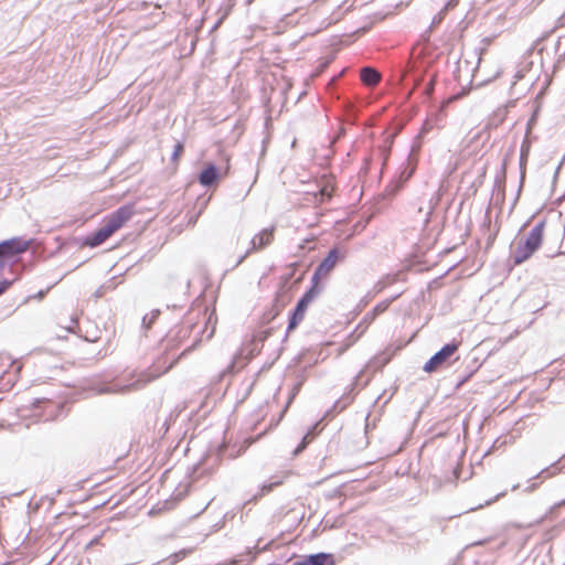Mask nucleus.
Masks as SVG:
<instances>
[{"mask_svg":"<svg viewBox=\"0 0 565 565\" xmlns=\"http://www.w3.org/2000/svg\"><path fill=\"white\" fill-rule=\"evenodd\" d=\"M135 214L131 205H124L106 216L102 226L93 234L85 237L83 245L94 248L105 243L119 231Z\"/></svg>","mask_w":565,"mask_h":565,"instance_id":"1","label":"nucleus"},{"mask_svg":"<svg viewBox=\"0 0 565 565\" xmlns=\"http://www.w3.org/2000/svg\"><path fill=\"white\" fill-rule=\"evenodd\" d=\"M543 231L544 224H536L524 239H519L513 254L515 264L525 262L539 249L543 241Z\"/></svg>","mask_w":565,"mask_h":565,"instance_id":"2","label":"nucleus"},{"mask_svg":"<svg viewBox=\"0 0 565 565\" xmlns=\"http://www.w3.org/2000/svg\"><path fill=\"white\" fill-rule=\"evenodd\" d=\"M23 363L10 353H0V392L9 391L18 381Z\"/></svg>","mask_w":565,"mask_h":565,"instance_id":"3","label":"nucleus"},{"mask_svg":"<svg viewBox=\"0 0 565 565\" xmlns=\"http://www.w3.org/2000/svg\"><path fill=\"white\" fill-rule=\"evenodd\" d=\"M460 342H451L444 345L437 353H435L424 365V371L433 373L440 369L447 360L454 355L459 349Z\"/></svg>","mask_w":565,"mask_h":565,"instance_id":"4","label":"nucleus"},{"mask_svg":"<svg viewBox=\"0 0 565 565\" xmlns=\"http://www.w3.org/2000/svg\"><path fill=\"white\" fill-rule=\"evenodd\" d=\"M318 290L313 286L311 287L298 301L292 316L290 317L289 324H288V331H291L297 328V326L305 319L306 311L309 307V305L313 301V299L317 297Z\"/></svg>","mask_w":565,"mask_h":565,"instance_id":"5","label":"nucleus"},{"mask_svg":"<svg viewBox=\"0 0 565 565\" xmlns=\"http://www.w3.org/2000/svg\"><path fill=\"white\" fill-rule=\"evenodd\" d=\"M159 376H160L159 373H151L150 371H145V372H141L134 382H131L127 385L116 384V385H114L113 388L105 390L104 392L105 393H127V392H131V391H137V390L145 387L147 384L154 381Z\"/></svg>","mask_w":565,"mask_h":565,"instance_id":"6","label":"nucleus"},{"mask_svg":"<svg viewBox=\"0 0 565 565\" xmlns=\"http://www.w3.org/2000/svg\"><path fill=\"white\" fill-rule=\"evenodd\" d=\"M335 189V182L334 178L331 175H324L321 178L319 183V190L313 192H308V195H311L313 199V202L319 205L324 203L326 201H329L334 192Z\"/></svg>","mask_w":565,"mask_h":565,"instance_id":"7","label":"nucleus"},{"mask_svg":"<svg viewBox=\"0 0 565 565\" xmlns=\"http://www.w3.org/2000/svg\"><path fill=\"white\" fill-rule=\"evenodd\" d=\"M340 258L341 255L339 249H331L327 257L320 263V265L316 269L313 280H319L321 278L327 277L330 274V271L335 267Z\"/></svg>","mask_w":565,"mask_h":565,"instance_id":"8","label":"nucleus"},{"mask_svg":"<svg viewBox=\"0 0 565 565\" xmlns=\"http://www.w3.org/2000/svg\"><path fill=\"white\" fill-rule=\"evenodd\" d=\"M29 247V243L20 238H12L0 243V258L12 257L17 254L25 252Z\"/></svg>","mask_w":565,"mask_h":565,"instance_id":"9","label":"nucleus"},{"mask_svg":"<svg viewBox=\"0 0 565 565\" xmlns=\"http://www.w3.org/2000/svg\"><path fill=\"white\" fill-rule=\"evenodd\" d=\"M275 238V227L264 228L252 238V252H258L269 246Z\"/></svg>","mask_w":565,"mask_h":565,"instance_id":"10","label":"nucleus"},{"mask_svg":"<svg viewBox=\"0 0 565 565\" xmlns=\"http://www.w3.org/2000/svg\"><path fill=\"white\" fill-rule=\"evenodd\" d=\"M33 406L35 408H41V412L36 413L35 415L44 418L45 420L53 419L56 416L57 404L52 399H36L33 403Z\"/></svg>","mask_w":565,"mask_h":565,"instance_id":"11","label":"nucleus"},{"mask_svg":"<svg viewBox=\"0 0 565 565\" xmlns=\"http://www.w3.org/2000/svg\"><path fill=\"white\" fill-rule=\"evenodd\" d=\"M294 565H334V562L332 555L319 553L296 562Z\"/></svg>","mask_w":565,"mask_h":565,"instance_id":"12","label":"nucleus"},{"mask_svg":"<svg viewBox=\"0 0 565 565\" xmlns=\"http://www.w3.org/2000/svg\"><path fill=\"white\" fill-rule=\"evenodd\" d=\"M360 78L366 86L374 87L380 83L381 74L372 67H363L360 71Z\"/></svg>","mask_w":565,"mask_h":565,"instance_id":"13","label":"nucleus"},{"mask_svg":"<svg viewBox=\"0 0 565 565\" xmlns=\"http://www.w3.org/2000/svg\"><path fill=\"white\" fill-rule=\"evenodd\" d=\"M217 179L218 173L213 164H207L199 174V182L204 186L213 184Z\"/></svg>","mask_w":565,"mask_h":565,"instance_id":"14","label":"nucleus"},{"mask_svg":"<svg viewBox=\"0 0 565 565\" xmlns=\"http://www.w3.org/2000/svg\"><path fill=\"white\" fill-rule=\"evenodd\" d=\"M183 151H184V146L182 142H177L174 148H173V152L171 154V161L172 163L177 167L179 164V161L183 154Z\"/></svg>","mask_w":565,"mask_h":565,"instance_id":"15","label":"nucleus"},{"mask_svg":"<svg viewBox=\"0 0 565 565\" xmlns=\"http://www.w3.org/2000/svg\"><path fill=\"white\" fill-rule=\"evenodd\" d=\"M390 303H391L390 300L382 301V302L377 303L373 308L372 312L370 313L371 315V321L374 320L376 316L382 315L383 312H385L387 310V308L390 307Z\"/></svg>","mask_w":565,"mask_h":565,"instance_id":"16","label":"nucleus"},{"mask_svg":"<svg viewBox=\"0 0 565 565\" xmlns=\"http://www.w3.org/2000/svg\"><path fill=\"white\" fill-rule=\"evenodd\" d=\"M291 475L290 471H285L280 477H274L270 483L275 486V488H278L284 484L285 480Z\"/></svg>","mask_w":565,"mask_h":565,"instance_id":"17","label":"nucleus"},{"mask_svg":"<svg viewBox=\"0 0 565 565\" xmlns=\"http://www.w3.org/2000/svg\"><path fill=\"white\" fill-rule=\"evenodd\" d=\"M275 489L276 488H275V486H273V483H270V482L265 483L260 488L259 497H264V495L270 493L271 491H274Z\"/></svg>","mask_w":565,"mask_h":565,"instance_id":"18","label":"nucleus"},{"mask_svg":"<svg viewBox=\"0 0 565 565\" xmlns=\"http://www.w3.org/2000/svg\"><path fill=\"white\" fill-rule=\"evenodd\" d=\"M255 441L254 438H246L244 441H243V445L241 447V451H245Z\"/></svg>","mask_w":565,"mask_h":565,"instance_id":"19","label":"nucleus"},{"mask_svg":"<svg viewBox=\"0 0 565 565\" xmlns=\"http://www.w3.org/2000/svg\"><path fill=\"white\" fill-rule=\"evenodd\" d=\"M9 282L8 281H1L0 282V295H2L9 287Z\"/></svg>","mask_w":565,"mask_h":565,"instance_id":"20","label":"nucleus"},{"mask_svg":"<svg viewBox=\"0 0 565 565\" xmlns=\"http://www.w3.org/2000/svg\"><path fill=\"white\" fill-rule=\"evenodd\" d=\"M98 542V539H95L93 540L90 543H89V546H92L93 544L97 543Z\"/></svg>","mask_w":565,"mask_h":565,"instance_id":"21","label":"nucleus"},{"mask_svg":"<svg viewBox=\"0 0 565 565\" xmlns=\"http://www.w3.org/2000/svg\"><path fill=\"white\" fill-rule=\"evenodd\" d=\"M390 361V358L384 359V363H387Z\"/></svg>","mask_w":565,"mask_h":565,"instance_id":"22","label":"nucleus"}]
</instances>
